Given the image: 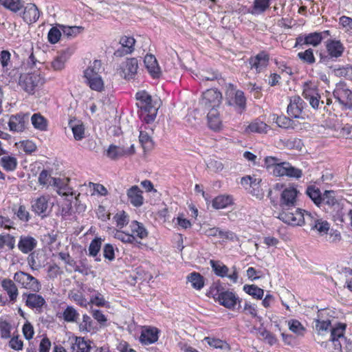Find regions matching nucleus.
Wrapping results in <instances>:
<instances>
[{"instance_id": "a211bd4d", "label": "nucleus", "mask_w": 352, "mask_h": 352, "mask_svg": "<svg viewBox=\"0 0 352 352\" xmlns=\"http://www.w3.org/2000/svg\"><path fill=\"white\" fill-rule=\"evenodd\" d=\"M29 116L27 114H17L12 116L8 125L10 130L15 132L23 131L28 124Z\"/></svg>"}, {"instance_id": "4be33fe9", "label": "nucleus", "mask_w": 352, "mask_h": 352, "mask_svg": "<svg viewBox=\"0 0 352 352\" xmlns=\"http://www.w3.org/2000/svg\"><path fill=\"white\" fill-rule=\"evenodd\" d=\"M144 63L148 73L153 78H158L161 75V69L154 55L146 54Z\"/></svg>"}, {"instance_id": "0eeeda50", "label": "nucleus", "mask_w": 352, "mask_h": 352, "mask_svg": "<svg viewBox=\"0 0 352 352\" xmlns=\"http://www.w3.org/2000/svg\"><path fill=\"white\" fill-rule=\"evenodd\" d=\"M222 95L217 89H208L202 95L199 105L204 110L217 109L221 103Z\"/></svg>"}, {"instance_id": "a19ab883", "label": "nucleus", "mask_w": 352, "mask_h": 352, "mask_svg": "<svg viewBox=\"0 0 352 352\" xmlns=\"http://www.w3.org/2000/svg\"><path fill=\"white\" fill-rule=\"evenodd\" d=\"M269 126L263 122L259 120H255L252 122L246 128L248 132L251 133H267Z\"/></svg>"}, {"instance_id": "20e7f679", "label": "nucleus", "mask_w": 352, "mask_h": 352, "mask_svg": "<svg viewBox=\"0 0 352 352\" xmlns=\"http://www.w3.org/2000/svg\"><path fill=\"white\" fill-rule=\"evenodd\" d=\"M303 217V223H307L310 226L311 230L317 232L321 236L328 234L330 223L327 221L320 218L316 214H311L306 210H304Z\"/></svg>"}, {"instance_id": "3c124183", "label": "nucleus", "mask_w": 352, "mask_h": 352, "mask_svg": "<svg viewBox=\"0 0 352 352\" xmlns=\"http://www.w3.org/2000/svg\"><path fill=\"white\" fill-rule=\"evenodd\" d=\"M243 290L248 294L249 295L253 296L254 298L256 299H261L263 294L264 291L263 289L259 288L258 287L254 285H245L243 286Z\"/></svg>"}, {"instance_id": "c85d7f7f", "label": "nucleus", "mask_w": 352, "mask_h": 352, "mask_svg": "<svg viewBox=\"0 0 352 352\" xmlns=\"http://www.w3.org/2000/svg\"><path fill=\"white\" fill-rule=\"evenodd\" d=\"M38 181L39 184L43 186L49 185L58 186V184L60 182V179L52 177L49 172L46 170H43L40 173Z\"/></svg>"}, {"instance_id": "e433bc0d", "label": "nucleus", "mask_w": 352, "mask_h": 352, "mask_svg": "<svg viewBox=\"0 0 352 352\" xmlns=\"http://www.w3.org/2000/svg\"><path fill=\"white\" fill-rule=\"evenodd\" d=\"M131 234L138 238L142 239L147 236L148 232L142 223L138 222L137 221H133L130 224Z\"/></svg>"}, {"instance_id": "bb28decb", "label": "nucleus", "mask_w": 352, "mask_h": 352, "mask_svg": "<svg viewBox=\"0 0 352 352\" xmlns=\"http://www.w3.org/2000/svg\"><path fill=\"white\" fill-rule=\"evenodd\" d=\"M32 208L37 214L43 217H45L49 208L47 199L44 196L36 199L32 203Z\"/></svg>"}, {"instance_id": "72a5a7b5", "label": "nucleus", "mask_w": 352, "mask_h": 352, "mask_svg": "<svg viewBox=\"0 0 352 352\" xmlns=\"http://www.w3.org/2000/svg\"><path fill=\"white\" fill-rule=\"evenodd\" d=\"M187 280L197 290H201L204 286V278L198 272H192L187 276Z\"/></svg>"}, {"instance_id": "dca6fc26", "label": "nucleus", "mask_w": 352, "mask_h": 352, "mask_svg": "<svg viewBox=\"0 0 352 352\" xmlns=\"http://www.w3.org/2000/svg\"><path fill=\"white\" fill-rule=\"evenodd\" d=\"M135 153L134 145L131 144L129 148L124 146H116L111 144L107 151V155L112 160H116L123 156L131 155Z\"/></svg>"}, {"instance_id": "052dcab7", "label": "nucleus", "mask_w": 352, "mask_h": 352, "mask_svg": "<svg viewBox=\"0 0 352 352\" xmlns=\"http://www.w3.org/2000/svg\"><path fill=\"white\" fill-rule=\"evenodd\" d=\"M101 239L95 238L91 241L89 246V254L91 256H96L101 248Z\"/></svg>"}, {"instance_id": "423d86ee", "label": "nucleus", "mask_w": 352, "mask_h": 352, "mask_svg": "<svg viewBox=\"0 0 352 352\" xmlns=\"http://www.w3.org/2000/svg\"><path fill=\"white\" fill-rule=\"evenodd\" d=\"M43 82L44 78L40 73L33 72L21 74L19 80V85L28 94H34L36 88L42 85Z\"/></svg>"}, {"instance_id": "a18cd8bd", "label": "nucleus", "mask_w": 352, "mask_h": 352, "mask_svg": "<svg viewBox=\"0 0 352 352\" xmlns=\"http://www.w3.org/2000/svg\"><path fill=\"white\" fill-rule=\"evenodd\" d=\"M59 27L60 30L63 31V34L68 38L76 36L78 34L81 33L84 30L83 27L76 25L69 26L61 25H59Z\"/></svg>"}, {"instance_id": "774afa93", "label": "nucleus", "mask_w": 352, "mask_h": 352, "mask_svg": "<svg viewBox=\"0 0 352 352\" xmlns=\"http://www.w3.org/2000/svg\"><path fill=\"white\" fill-rule=\"evenodd\" d=\"M338 75L352 81V65H346L337 69Z\"/></svg>"}, {"instance_id": "2eb2a0df", "label": "nucleus", "mask_w": 352, "mask_h": 352, "mask_svg": "<svg viewBox=\"0 0 352 352\" xmlns=\"http://www.w3.org/2000/svg\"><path fill=\"white\" fill-rule=\"evenodd\" d=\"M120 46L114 52L116 57H122L131 54L134 50L135 39L132 36H123L120 39Z\"/></svg>"}, {"instance_id": "5701e85b", "label": "nucleus", "mask_w": 352, "mask_h": 352, "mask_svg": "<svg viewBox=\"0 0 352 352\" xmlns=\"http://www.w3.org/2000/svg\"><path fill=\"white\" fill-rule=\"evenodd\" d=\"M126 195L130 203L135 207H140L144 204L142 191L138 186H133L127 190Z\"/></svg>"}, {"instance_id": "f257e3e1", "label": "nucleus", "mask_w": 352, "mask_h": 352, "mask_svg": "<svg viewBox=\"0 0 352 352\" xmlns=\"http://www.w3.org/2000/svg\"><path fill=\"white\" fill-rule=\"evenodd\" d=\"M298 193L294 187L286 188L283 190L280 199V212L277 217L292 226L303 224L304 211L296 207Z\"/></svg>"}, {"instance_id": "412c9836", "label": "nucleus", "mask_w": 352, "mask_h": 352, "mask_svg": "<svg viewBox=\"0 0 352 352\" xmlns=\"http://www.w3.org/2000/svg\"><path fill=\"white\" fill-rule=\"evenodd\" d=\"M269 60V55L265 52H261L254 57L250 58V64L252 68H254L257 72H261L267 67Z\"/></svg>"}, {"instance_id": "7ed1b4c3", "label": "nucleus", "mask_w": 352, "mask_h": 352, "mask_svg": "<svg viewBox=\"0 0 352 352\" xmlns=\"http://www.w3.org/2000/svg\"><path fill=\"white\" fill-rule=\"evenodd\" d=\"M346 324L339 323L336 327L331 329V333L326 346H328L331 352H343L344 346L348 342L347 338L344 336Z\"/></svg>"}, {"instance_id": "4c0bfd02", "label": "nucleus", "mask_w": 352, "mask_h": 352, "mask_svg": "<svg viewBox=\"0 0 352 352\" xmlns=\"http://www.w3.org/2000/svg\"><path fill=\"white\" fill-rule=\"evenodd\" d=\"M270 0H254L250 12L252 14H260L265 12L270 6Z\"/></svg>"}, {"instance_id": "f704fd0d", "label": "nucleus", "mask_w": 352, "mask_h": 352, "mask_svg": "<svg viewBox=\"0 0 352 352\" xmlns=\"http://www.w3.org/2000/svg\"><path fill=\"white\" fill-rule=\"evenodd\" d=\"M204 340L206 341L209 346L214 349H219L225 352H229L230 350V345L224 340L211 337H205Z\"/></svg>"}, {"instance_id": "4468645a", "label": "nucleus", "mask_w": 352, "mask_h": 352, "mask_svg": "<svg viewBox=\"0 0 352 352\" xmlns=\"http://www.w3.org/2000/svg\"><path fill=\"white\" fill-rule=\"evenodd\" d=\"M138 69V61L135 58H127L122 63L118 69L120 76L124 79H133L135 78Z\"/></svg>"}, {"instance_id": "c03bdc74", "label": "nucleus", "mask_w": 352, "mask_h": 352, "mask_svg": "<svg viewBox=\"0 0 352 352\" xmlns=\"http://www.w3.org/2000/svg\"><path fill=\"white\" fill-rule=\"evenodd\" d=\"M17 160L16 157L6 155L1 158L0 164L6 171H13L16 168Z\"/></svg>"}, {"instance_id": "b1692460", "label": "nucleus", "mask_w": 352, "mask_h": 352, "mask_svg": "<svg viewBox=\"0 0 352 352\" xmlns=\"http://www.w3.org/2000/svg\"><path fill=\"white\" fill-rule=\"evenodd\" d=\"M37 245V241L32 236L22 235L20 236L18 248L23 254L32 252Z\"/></svg>"}, {"instance_id": "58836bf2", "label": "nucleus", "mask_w": 352, "mask_h": 352, "mask_svg": "<svg viewBox=\"0 0 352 352\" xmlns=\"http://www.w3.org/2000/svg\"><path fill=\"white\" fill-rule=\"evenodd\" d=\"M315 328L317 331L318 333L320 335H324L326 333L330 331V334L331 333V329L336 327L337 325L333 326L331 325V321L329 320H321L320 319L315 320Z\"/></svg>"}, {"instance_id": "39448f33", "label": "nucleus", "mask_w": 352, "mask_h": 352, "mask_svg": "<svg viewBox=\"0 0 352 352\" xmlns=\"http://www.w3.org/2000/svg\"><path fill=\"white\" fill-rule=\"evenodd\" d=\"M135 98L138 107L148 113L144 120L147 122L153 121L155 118L157 109L152 104L151 96L145 91H140L137 92Z\"/></svg>"}, {"instance_id": "7c9ffc66", "label": "nucleus", "mask_w": 352, "mask_h": 352, "mask_svg": "<svg viewBox=\"0 0 352 352\" xmlns=\"http://www.w3.org/2000/svg\"><path fill=\"white\" fill-rule=\"evenodd\" d=\"M208 124L209 127L217 131L221 128V120L217 109H210L207 115Z\"/></svg>"}, {"instance_id": "aec40b11", "label": "nucleus", "mask_w": 352, "mask_h": 352, "mask_svg": "<svg viewBox=\"0 0 352 352\" xmlns=\"http://www.w3.org/2000/svg\"><path fill=\"white\" fill-rule=\"evenodd\" d=\"M160 331L156 327H146L142 330L140 337L141 343L145 345H148L155 343L159 338Z\"/></svg>"}, {"instance_id": "37998d69", "label": "nucleus", "mask_w": 352, "mask_h": 352, "mask_svg": "<svg viewBox=\"0 0 352 352\" xmlns=\"http://www.w3.org/2000/svg\"><path fill=\"white\" fill-rule=\"evenodd\" d=\"M86 82L89 87L96 91H101L104 89V82L101 76L85 77Z\"/></svg>"}, {"instance_id": "49530a36", "label": "nucleus", "mask_w": 352, "mask_h": 352, "mask_svg": "<svg viewBox=\"0 0 352 352\" xmlns=\"http://www.w3.org/2000/svg\"><path fill=\"white\" fill-rule=\"evenodd\" d=\"M307 195L314 202L316 205L320 206L321 205L322 195L318 188L314 186H308L306 190Z\"/></svg>"}, {"instance_id": "5fc2aeb1", "label": "nucleus", "mask_w": 352, "mask_h": 352, "mask_svg": "<svg viewBox=\"0 0 352 352\" xmlns=\"http://www.w3.org/2000/svg\"><path fill=\"white\" fill-rule=\"evenodd\" d=\"M324 204L328 206H334L337 204V200L335 197V192L333 190H326L322 195L321 204Z\"/></svg>"}, {"instance_id": "4d7b16f0", "label": "nucleus", "mask_w": 352, "mask_h": 352, "mask_svg": "<svg viewBox=\"0 0 352 352\" xmlns=\"http://www.w3.org/2000/svg\"><path fill=\"white\" fill-rule=\"evenodd\" d=\"M114 236L123 243H133L135 241V238L133 234L120 230H116Z\"/></svg>"}, {"instance_id": "13d9d810", "label": "nucleus", "mask_w": 352, "mask_h": 352, "mask_svg": "<svg viewBox=\"0 0 352 352\" xmlns=\"http://www.w3.org/2000/svg\"><path fill=\"white\" fill-rule=\"evenodd\" d=\"M261 179L256 177V176H251V180L250 181V187L252 188L251 190V193L256 197H260L262 195L261 191L259 190L260 184L261 182Z\"/></svg>"}, {"instance_id": "864d4df0", "label": "nucleus", "mask_w": 352, "mask_h": 352, "mask_svg": "<svg viewBox=\"0 0 352 352\" xmlns=\"http://www.w3.org/2000/svg\"><path fill=\"white\" fill-rule=\"evenodd\" d=\"M4 245H7L10 250H13L15 248V238L9 234H0V249Z\"/></svg>"}, {"instance_id": "0e129e2a", "label": "nucleus", "mask_w": 352, "mask_h": 352, "mask_svg": "<svg viewBox=\"0 0 352 352\" xmlns=\"http://www.w3.org/2000/svg\"><path fill=\"white\" fill-rule=\"evenodd\" d=\"M59 258L63 261L67 265L74 267V271L81 272L78 266L76 265L75 261L69 256V254L65 252H60L58 254Z\"/></svg>"}, {"instance_id": "f03ea898", "label": "nucleus", "mask_w": 352, "mask_h": 352, "mask_svg": "<svg viewBox=\"0 0 352 352\" xmlns=\"http://www.w3.org/2000/svg\"><path fill=\"white\" fill-rule=\"evenodd\" d=\"M209 294L220 305L230 309H234L238 305L237 309L241 308V300L232 292L226 291L219 283H214L212 285L209 290Z\"/></svg>"}, {"instance_id": "2f4dec72", "label": "nucleus", "mask_w": 352, "mask_h": 352, "mask_svg": "<svg viewBox=\"0 0 352 352\" xmlns=\"http://www.w3.org/2000/svg\"><path fill=\"white\" fill-rule=\"evenodd\" d=\"M103 71L102 63L99 60H95L90 63L89 67L84 72V77L101 76Z\"/></svg>"}, {"instance_id": "338daca9", "label": "nucleus", "mask_w": 352, "mask_h": 352, "mask_svg": "<svg viewBox=\"0 0 352 352\" xmlns=\"http://www.w3.org/2000/svg\"><path fill=\"white\" fill-rule=\"evenodd\" d=\"M61 36V32L60 30L57 28L56 27H53L50 29L49 31L47 38L50 43L54 44L56 43Z\"/></svg>"}, {"instance_id": "9b49d317", "label": "nucleus", "mask_w": 352, "mask_h": 352, "mask_svg": "<svg viewBox=\"0 0 352 352\" xmlns=\"http://www.w3.org/2000/svg\"><path fill=\"white\" fill-rule=\"evenodd\" d=\"M302 96L307 100L314 109L320 108V104H324L317 87L311 83H305L303 85Z\"/></svg>"}, {"instance_id": "473e14b6", "label": "nucleus", "mask_w": 352, "mask_h": 352, "mask_svg": "<svg viewBox=\"0 0 352 352\" xmlns=\"http://www.w3.org/2000/svg\"><path fill=\"white\" fill-rule=\"evenodd\" d=\"M232 204V198L229 195H219L212 200V207L217 210L226 208Z\"/></svg>"}, {"instance_id": "6e6d98bb", "label": "nucleus", "mask_w": 352, "mask_h": 352, "mask_svg": "<svg viewBox=\"0 0 352 352\" xmlns=\"http://www.w3.org/2000/svg\"><path fill=\"white\" fill-rule=\"evenodd\" d=\"M298 57L303 62L308 64H313L315 63V57L314 56L313 50L308 49L304 52H300L298 54Z\"/></svg>"}, {"instance_id": "a878e982", "label": "nucleus", "mask_w": 352, "mask_h": 352, "mask_svg": "<svg viewBox=\"0 0 352 352\" xmlns=\"http://www.w3.org/2000/svg\"><path fill=\"white\" fill-rule=\"evenodd\" d=\"M68 125L76 140L80 141L85 138V126L82 121L74 118L69 120Z\"/></svg>"}, {"instance_id": "8fccbe9b", "label": "nucleus", "mask_w": 352, "mask_h": 352, "mask_svg": "<svg viewBox=\"0 0 352 352\" xmlns=\"http://www.w3.org/2000/svg\"><path fill=\"white\" fill-rule=\"evenodd\" d=\"M69 56L67 52H62L57 56L52 62V67L54 70H61L65 67V63L67 60Z\"/></svg>"}, {"instance_id": "ddd939ff", "label": "nucleus", "mask_w": 352, "mask_h": 352, "mask_svg": "<svg viewBox=\"0 0 352 352\" xmlns=\"http://www.w3.org/2000/svg\"><path fill=\"white\" fill-rule=\"evenodd\" d=\"M226 103L234 107L239 113H243L246 109V98L244 93L241 90H231L228 94Z\"/></svg>"}, {"instance_id": "ea45409f", "label": "nucleus", "mask_w": 352, "mask_h": 352, "mask_svg": "<svg viewBox=\"0 0 352 352\" xmlns=\"http://www.w3.org/2000/svg\"><path fill=\"white\" fill-rule=\"evenodd\" d=\"M79 313L72 306H67L62 314L63 320L67 322H77L79 318Z\"/></svg>"}, {"instance_id": "f3484780", "label": "nucleus", "mask_w": 352, "mask_h": 352, "mask_svg": "<svg viewBox=\"0 0 352 352\" xmlns=\"http://www.w3.org/2000/svg\"><path fill=\"white\" fill-rule=\"evenodd\" d=\"M36 293L37 292L23 293L22 297L23 299L25 300L26 306L31 309H36L40 311L46 302L42 296Z\"/></svg>"}, {"instance_id": "f8f14e48", "label": "nucleus", "mask_w": 352, "mask_h": 352, "mask_svg": "<svg viewBox=\"0 0 352 352\" xmlns=\"http://www.w3.org/2000/svg\"><path fill=\"white\" fill-rule=\"evenodd\" d=\"M210 265L212 267V270L214 274L220 277H227L228 278L232 283H236L238 281V272L236 267L233 266L231 269L232 273L228 274L230 270L229 268L224 265L223 263L220 261H216L213 260H210Z\"/></svg>"}, {"instance_id": "603ef678", "label": "nucleus", "mask_w": 352, "mask_h": 352, "mask_svg": "<svg viewBox=\"0 0 352 352\" xmlns=\"http://www.w3.org/2000/svg\"><path fill=\"white\" fill-rule=\"evenodd\" d=\"M289 329L298 336H303L305 331V328L297 320L292 319L288 321Z\"/></svg>"}, {"instance_id": "bf43d9fd", "label": "nucleus", "mask_w": 352, "mask_h": 352, "mask_svg": "<svg viewBox=\"0 0 352 352\" xmlns=\"http://www.w3.org/2000/svg\"><path fill=\"white\" fill-rule=\"evenodd\" d=\"M139 139L144 148H151L153 147V140L147 132L140 131Z\"/></svg>"}, {"instance_id": "79ce46f5", "label": "nucleus", "mask_w": 352, "mask_h": 352, "mask_svg": "<svg viewBox=\"0 0 352 352\" xmlns=\"http://www.w3.org/2000/svg\"><path fill=\"white\" fill-rule=\"evenodd\" d=\"M78 328L80 331L83 333H89L95 330L93 320L87 314L82 315V320L78 322Z\"/></svg>"}, {"instance_id": "09e8293b", "label": "nucleus", "mask_w": 352, "mask_h": 352, "mask_svg": "<svg viewBox=\"0 0 352 352\" xmlns=\"http://www.w3.org/2000/svg\"><path fill=\"white\" fill-rule=\"evenodd\" d=\"M0 3L3 7L14 12H17L23 7L21 0H0Z\"/></svg>"}, {"instance_id": "69168bd1", "label": "nucleus", "mask_w": 352, "mask_h": 352, "mask_svg": "<svg viewBox=\"0 0 352 352\" xmlns=\"http://www.w3.org/2000/svg\"><path fill=\"white\" fill-rule=\"evenodd\" d=\"M288 162H279L276 164V166H274V169L272 170V173L276 177H283L285 176L286 168L287 167Z\"/></svg>"}, {"instance_id": "de8ad7c7", "label": "nucleus", "mask_w": 352, "mask_h": 352, "mask_svg": "<svg viewBox=\"0 0 352 352\" xmlns=\"http://www.w3.org/2000/svg\"><path fill=\"white\" fill-rule=\"evenodd\" d=\"M32 124L34 128L40 131H45L47 129V120L45 118L38 113H34L31 117Z\"/></svg>"}, {"instance_id": "9d476101", "label": "nucleus", "mask_w": 352, "mask_h": 352, "mask_svg": "<svg viewBox=\"0 0 352 352\" xmlns=\"http://www.w3.org/2000/svg\"><path fill=\"white\" fill-rule=\"evenodd\" d=\"M333 94L340 105L346 109H352V91L347 87L345 82H338Z\"/></svg>"}, {"instance_id": "6ab92c4d", "label": "nucleus", "mask_w": 352, "mask_h": 352, "mask_svg": "<svg viewBox=\"0 0 352 352\" xmlns=\"http://www.w3.org/2000/svg\"><path fill=\"white\" fill-rule=\"evenodd\" d=\"M305 102L302 99L298 96H294L291 98L290 103L287 107V113L291 117L295 118H301L302 109L304 108Z\"/></svg>"}, {"instance_id": "680f3d73", "label": "nucleus", "mask_w": 352, "mask_h": 352, "mask_svg": "<svg viewBox=\"0 0 352 352\" xmlns=\"http://www.w3.org/2000/svg\"><path fill=\"white\" fill-rule=\"evenodd\" d=\"M94 292L95 294L91 296L89 302L98 307H104L107 302L104 296L99 292L94 291Z\"/></svg>"}, {"instance_id": "e2e57ef3", "label": "nucleus", "mask_w": 352, "mask_h": 352, "mask_svg": "<svg viewBox=\"0 0 352 352\" xmlns=\"http://www.w3.org/2000/svg\"><path fill=\"white\" fill-rule=\"evenodd\" d=\"M114 219H116L117 226L120 228L127 225L129 221V216L124 211L118 212L115 215Z\"/></svg>"}, {"instance_id": "1a4fd4ad", "label": "nucleus", "mask_w": 352, "mask_h": 352, "mask_svg": "<svg viewBox=\"0 0 352 352\" xmlns=\"http://www.w3.org/2000/svg\"><path fill=\"white\" fill-rule=\"evenodd\" d=\"M327 54L320 53V62L324 64H328L331 59L340 57L344 47L340 41L328 40L326 43Z\"/></svg>"}, {"instance_id": "6e6552de", "label": "nucleus", "mask_w": 352, "mask_h": 352, "mask_svg": "<svg viewBox=\"0 0 352 352\" xmlns=\"http://www.w3.org/2000/svg\"><path fill=\"white\" fill-rule=\"evenodd\" d=\"M13 279L23 288L33 292H38L41 289V284L38 280L28 273L22 271L16 272L14 274Z\"/></svg>"}, {"instance_id": "cd10ccee", "label": "nucleus", "mask_w": 352, "mask_h": 352, "mask_svg": "<svg viewBox=\"0 0 352 352\" xmlns=\"http://www.w3.org/2000/svg\"><path fill=\"white\" fill-rule=\"evenodd\" d=\"M1 287L5 290L11 301H15L19 295L18 289L13 280L8 278H4L1 281Z\"/></svg>"}, {"instance_id": "c9c22d12", "label": "nucleus", "mask_w": 352, "mask_h": 352, "mask_svg": "<svg viewBox=\"0 0 352 352\" xmlns=\"http://www.w3.org/2000/svg\"><path fill=\"white\" fill-rule=\"evenodd\" d=\"M72 349L74 352H90L91 349V342L85 340L83 338H76Z\"/></svg>"}, {"instance_id": "393cba45", "label": "nucleus", "mask_w": 352, "mask_h": 352, "mask_svg": "<svg viewBox=\"0 0 352 352\" xmlns=\"http://www.w3.org/2000/svg\"><path fill=\"white\" fill-rule=\"evenodd\" d=\"M40 16V11L34 3H28L23 10L22 18L25 22H36Z\"/></svg>"}, {"instance_id": "c756f323", "label": "nucleus", "mask_w": 352, "mask_h": 352, "mask_svg": "<svg viewBox=\"0 0 352 352\" xmlns=\"http://www.w3.org/2000/svg\"><path fill=\"white\" fill-rule=\"evenodd\" d=\"M329 34V31L326 30L322 32H313L305 35L306 45L317 46L322 39Z\"/></svg>"}]
</instances>
